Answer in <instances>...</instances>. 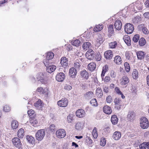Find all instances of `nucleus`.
I'll return each mask as SVG.
<instances>
[{"label": "nucleus", "mask_w": 149, "mask_h": 149, "mask_svg": "<svg viewBox=\"0 0 149 149\" xmlns=\"http://www.w3.org/2000/svg\"><path fill=\"white\" fill-rule=\"evenodd\" d=\"M121 101V100L120 98H116L114 100V102L115 103V105H118L120 104Z\"/></svg>", "instance_id": "42"}, {"label": "nucleus", "mask_w": 149, "mask_h": 149, "mask_svg": "<svg viewBox=\"0 0 149 149\" xmlns=\"http://www.w3.org/2000/svg\"><path fill=\"white\" fill-rule=\"evenodd\" d=\"M45 134V131L44 129L38 130L36 134V139L39 141H41L44 137Z\"/></svg>", "instance_id": "1"}, {"label": "nucleus", "mask_w": 149, "mask_h": 149, "mask_svg": "<svg viewBox=\"0 0 149 149\" xmlns=\"http://www.w3.org/2000/svg\"><path fill=\"white\" fill-rule=\"evenodd\" d=\"M135 116V114L133 111H130L129 112L128 115V118L130 120L133 119Z\"/></svg>", "instance_id": "39"}, {"label": "nucleus", "mask_w": 149, "mask_h": 149, "mask_svg": "<svg viewBox=\"0 0 149 149\" xmlns=\"http://www.w3.org/2000/svg\"><path fill=\"white\" fill-rule=\"evenodd\" d=\"M136 55L138 59L142 60L144 59L145 54L143 51H139L136 52Z\"/></svg>", "instance_id": "20"}, {"label": "nucleus", "mask_w": 149, "mask_h": 149, "mask_svg": "<svg viewBox=\"0 0 149 149\" xmlns=\"http://www.w3.org/2000/svg\"><path fill=\"white\" fill-rule=\"evenodd\" d=\"M140 126L143 129H147L149 127V122L148 119L145 117H142L140 119Z\"/></svg>", "instance_id": "2"}, {"label": "nucleus", "mask_w": 149, "mask_h": 149, "mask_svg": "<svg viewBox=\"0 0 149 149\" xmlns=\"http://www.w3.org/2000/svg\"><path fill=\"white\" fill-rule=\"evenodd\" d=\"M54 56V53L52 52H48L47 54L46 58L50 60L52 59Z\"/></svg>", "instance_id": "38"}, {"label": "nucleus", "mask_w": 149, "mask_h": 149, "mask_svg": "<svg viewBox=\"0 0 149 149\" xmlns=\"http://www.w3.org/2000/svg\"><path fill=\"white\" fill-rule=\"evenodd\" d=\"M121 58L119 56H116L115 57L114 61L116 64H121Z\"/></svg>", "instance_id": "31"}, {"label": "nucleus", "mask_w": 149, "mask_h": 149, "mask_svg": "<svg viewBox=\"0 0 149 149\" xmlns=\"http://www.w3.org/2000/svg\"><path fill=\"white\" fill-rule=\"evenodd\" d=\"M113 27V25L111 24L109 25L108 27V32L114 33Z\"/></svg>", "instance_id": "45"}, {"label": "nucleus", "mask_w": 149, "mask_h": 149, "mask_svg": "<svg viewBox=\"0 0 149 149\" xmlns=\"http://www.w3.org/2000/svg\"><path fill=\"white\" fill-rule=\"evenodd\" d=\"M124 41L128 46H130L131 45V41L130 37H127L125 38L124 39Z\"/></svg>", "instance_id": "41"}, {"label": "nucleus", "mask_w": 149, "mask_h": 149, "mask_svg": "<svg viewBox=\"0 0 149 149\" xmlns=\"http://www.w3.org/2000/svg\"><path fill=\"white\" fill-rule=\"evenodd\" d=\"M11 126L13 129H16L18 126V123L17 121L16 120L12 121L11 123Z\"/></svg>", "instance_id": "30"}, {"label": "nucleus", "mask_w": 149, "mask_h": 149, "mask_svg": "<svg viewBox=\"0 0 149 149\" xmlns=\"http://www.w3.org/2000/svg\"><path fill=\"white\" fill-rule=\"evenodd\" d=\"M118 118L115 115H112L111 118V121L113 125L116 124L118 122Z\"/></svg>", "instance_id": "26"}, {"label": "nucleus", "mask_w": 149, "mask_h": 149, "mask_svg": "<svg viewBox=\"0 0 149 149\" xmlns=\"http://www.w3.org/2000/svg\"><path fill=\"white\" fill-rule=\"evenodd\" d=\"M92 135L94 139L97 138L98 136V133L97 128L96 127H94L93 130Z\"/></svg>", "instance_id": "36"}, {"label": "nucleus", "mask_w": 149, "mask_h": 149, "mask_svg": "<svg viewBox=\"0 0 149 149\" xmlns=\"http://www.w3.org/2000/svg\"><path fill=\"white\" fill-rule=\"evenodd\" d=\"M91 44L88 42H85L82 45V47L85 50H86L91 47Z\"/></svg>", "instance_id": "32"}, {"label": "nucleus", "mask_w": 149, "mask_h": 149, "mask_svg": "<svg viewBox=\"0 0 149 149\" xmlns=\"http://www.w3.org/2000/svg\"><path fill=\"white\" fill-rule=\"evenodd\" d=\"M85 114V111L84 110L82 109H80L78 110L76 112V116L79 118H82Z\"/></svg>", "instance_id": "11"}, {"label": "nucleus", "mask_w": 149, "mask_h": 149, "mask_svg": "<svg viewBox=\"0 0 149 149\" xmlns=\"http://www.w3.org/2000/svg\"><path fill=\"white\" fill-rule=\"evenodd\" d=\"M65 77V74L63 72H60L56 75V79L59 82H62L64 80Z\"/></svg>", "instance_id": "9"}, {"label": "nucleus", "mask_w": 149, "mask_h": 149, "mask_svg": "<svg viewBox=\"0 0 149 149\" xmlns=\"http://www.w3.org/2000/svg\"><path fill=\"white\" fill-rule=\"evenodd\" d=\"M67 120L69 123H71L73 120V118L71 115H69L67 116Z\"/></svg>", "instance_id": "54"}, {"label": "nucleus", "mask_w": 149, "mask_h": 149, "mask_svg": "<svg viewBox=\"0 0 149 149\" xmlns=\"http://www.w3.org/2000/svg\"><path fill=\"white\" fill-rule=\"evenodd\" d=\"M36 91L40 93L41 94H44L47 95L48 94L47 90L46 88L43 89L42 87H38L37 90Z\"/></svg>", "instance_id": "17"}, {"label": "nucleus", "mask_w": 149, "mask_h": 149, "mask_svg": "<svg viewBox=\"0 0 149 149\" xmlns=\"http://www.w3.org/2000/svg\"><path fill=\"white\" fill-rule=\"evenodd\" d=\"M90 104L93 106H97V100L95 99H92L90 101Z\"/></svg>", "instance_id": "43"}, {"label": "nucleus", "mask_w": 149, "mask_h": 149, "mask_svg": "<svg viewBox=\"0 0 149 149\" xmlns=\"http://www.w3.org/2000/svg\"><path fill=\"white\" fill-rule=\"evenodd\" d=\"M138 28L140 30H142L143 33L145 34H148L149 33V31L147 28L145 27L143 24H141L138 26Z\"/></svg>", "instance_id": "25"}, {"label": "nucleus", "mask_w": 149, "mask_h": 149, "mask_svg": "<svg viewBox=\"0 0 149 149\" xmlns=\"http://www.w3.org/2000/svg\"><path fill=\"white\" fill-rule=\"evenodd\" d=\"M115 89L116 93L118 94H122V92L120 91L118 87H116Z\"/></svg>", "instance_id": "62"}, {"label": "nucleus", "mask_w": 149, "mask_h": 149, "mask_svg": "<svg viewBox=\"0 0 149 149\" xmlns=\"http://www.w3.org/2000/svg\"><path fill=\"white\" fill-rule=\"evenodd\" d=\"M26 139L31 144H33L35 143V138L34 137L31 136H27L26 137Z\"/></svg>", "instance_id": "29"}, {"label": "nucleus", "mask_w": 149, "mask_h": 149, "mask_svg": "<svg viewBox=\"0 0 149 149\" xmlns=\"http://www.w3.org/2000/svg\"><path fill=\"white\" fill-rule=\"evenodd\" d=\"M134 30L133 25L131 24L128 23L124 26L125 31L127 33L130 34L132 33Z\"/></svg>", "instance_id": "4"}, {"label": "nucleus", "mask_w": 149, "mask_h": 149, "mask_svg": "<svg viewBox=\"0 0 149 149\" xmlns=\"http://www.w3.org/2000/svg\"><path fill=\"white\" fill-rule=\"evenodd\" d=\"M106 101L107 103H110L112 101V97L110 95L107 96L106 98Z\"/></svg>", "instance_id": "55"}, {"label": "nucleus", "mask_w": 149, "mask_h": 149, "mask_svg": "<svg viewBox=\"0 0 149 149\" xmlns=\"http://www.w3.org/2000/svg\"><path fill=\"white\" fill-rule=\"evenodd\" d=\"M80 64L78 62H76L74 63V66L75 68L77 69L79 68L80 67Z\"/></svg>", "instance_id": "60"}, {"label": "nucleus", "mask_w": 149, "mask_h": 149, "mask_svg": "<svg viewBox=\"0 0 149 149\" xmlns=\"http://www.w3.org/2000/svg\"><path fill=\"white\" fill-rule=\"evenodd\" d=\"M36 78L38 81H40L42 84H45L46 83L45 76L43 73L40 72L36 76Z\"/></svg>", "instance_id": "6"}, {"label": "nucleus", "mask_w": 149, "mask_h": 149, "mask_svg": "<svg viewBox=\"0 0 149 149\" xmlns=\"http://www.w3.org/2000/svg\"><path fill=\"white\" fill-rule=\"evenodd\" d=\"M80 75L85 80H87L88 78V73L86 70L82 71L80 72Z\"/></svg>", "instance_id": "19"}, {"label": "nucleus", "mask_w": 149, "mask_h": 149, "mask_svg": "<svg viewBox=\"0 0 149 149\" xmlns=\"http://www.w3.org/2000/svg\"><path fill=\"white\" fill-rule=\"evenodd\" d=\"M80 38L79 39H76L72 40V44L74 46L78 47L79 46L81 45V41Z\"/></svg>", "instance_id": "28"}, {"label": "nucleus", "mask_w": 149, "mask_h": 149, "mask_svg": "<svg viewBox=\"0 0 149 149\" xmlns=\"http://www.w3.org/2000/svg\"><path fill=\"white\" fill-rule=\"evenodd\" d=\"M108 70V66L107 65H105L102 68V71L106 72Z\"/></svg>", "instance_id": "58"}, {"label": "nucleus", "mask_w": 149, "mask_h": 149, "mask_svg": "<svg viewBox=\"0 0 149 149\" xmlns=\"http://www.w3.org/2000/svg\"><path fill=\"white\" fill-rule=\"evenodd\" d=\"M143 16L145 18L149 19V12L145 13L143 14Z\"/></svg>", "instance_id": "64"}, {"label": "nucleus", "mask_w": 149, "mask_h": 149, "mask_svg": "<svg viewBox=\"0 0 149 149\" xmlns=\"http://www.w3.org/2000/svg\"><path fill=\"white\" fill-rule=\"evenodd\" d=\"M141 20V18L139 17H136L133 19V21L135 24L138 23Z\"/></svg>", "instance_id": "49"}, {"label": "nucleus", "mask_w": 149, "mask_h": 149, "mask_svg": "<svg viewBox=\"0 0 149 149\" xmlns=\"http://www.w3.org/2000/svg\"><path fill=\"white\" fill-rule=\"evenodd\" d=\"M50 60L46 58V59L44 60L43 61V63L46 67L48 66L50 64Z\"/></svg>", "instance_id": "47"}, {"label": "nucleus", "mask_w": 149, "mask_h": 149, "mask_svg": "<svg viewBox=\"0 0 149 149\" xmlns=\"http://www.w3.org/2000/svg\"><path fill=\"white\" fill-rule=\"evenodd\" d=\"M104 55L105 57L107 59H111L113 56V54L112 51L109 50L105 52Z\"/></svg>", "instance_id": "15"}, {"label": "nucleus", "mask_w": 149, "mask_h": 149, "mask_svg": "<svg viewBox=\"0 0 149 149\" xmlns=\"http://www.w3.org/2000/svg\"><path fill=\"white\" fill-rule=\"evenodd\" d=\"M139 39V36L138 34H136L134 36L133 40L135 42H137Z\"/></svg>", "instance_id": "51"}, {"label": "nucleus", "mask_w": 149, "mask_h": 149, "mask_svg": "<svg viewBox=\"0 0 149 149\" xmlns=\"http://www.w3.org/2000/svg\"><path fill=\"white\" fill-rule=\"evenodd\" d=\"M13 145L19 149H22V143L20 139L17 137H14L12 140Z\"/></svg>", "instance_id": "3"}, {"label": "nucleus", "mask_w": 149, "mask_h": 149, "mask_svg": "<svg viewBox=\"0 0 149 149\" xmlns=\"http://www.w3.org/2000/svg\"><path fill=\"white\" fill-rule=\"evenodd\" d=\"M30 124L33 126H34V125L37 124L38 123L37 121L36 120L31 119L30 120Z\"/></svg>", "instance_id": "50"}, {"label": "nucleus", "mask_w": 149, "mask_h": 149, "mask_svg": "<svg viewBox=\"0 0 149 149\" xmlns=\"http://www.w3.org/2000/svg\"><path fill=\"white\" fill-rule=\"evenodd\" d=\"M27 113L29 116H32L34 115L35 112L33 110L30 109L27 111Z\"/></svg>", "instance_id": "53"}, {"label": "nucleus", "mask_w": 149, "mask_h": 149, "mask_svg": "<svg viewBox=\"0 0 149 149\" xmlns=\"http://www.w3.org/2000/svg\"><path fill=\"white\" fill-rule=\"evenodd\" d=\"M106 143V140L105 138H102L100 142V145L102 146H104Z\"/></svg>", "instance_id": "52"}, {"label": "nucleus", "mask_w": 149, "mask_h": 149, "mask_svg": "<svg viewBox=\"0 0 149 149\" xmlns=\"http://www.w3.org/2000/svg\"><path fill=\"white\" fill-rule=\"evenodd\" d=\"M49 127L50 130L52 132H54L56 128L54 125L53 124H51Z\"/></svg>", "instance_id": "57"}, {"label": "nucleus", "mask_w": 149, "mask_h": 149, "mask_svg": "<svg viewBox=\"0 0 149 149\" xmlns=\"http://www.w3.org/2000/svg\"><path fill=\"white\" fill-rule=\"evenodd\" d=\"M110 78L109 77L106 76L104 79V81L106 82H108L110 80Z\"/></svg>", "instance_id": "63"}, {"label": "nucleus", "mask_w": 149, "mask_h": 149, "mask_svg": "<svg viewBox=\"0 0 149 149\" xmlns=\"http://www.w3.org/2000/svg\"><path fill=\"white\" fill-rule=\"evenodd\" d=\"M132 76L134 79H137L138 77V71L135 69H134L132 73Z\"/></svg>", "instance_id": "37"}, {"label": "nucleus", "mask_w": 149, "mask_h": 149, "mask_svg": "<svg viewBox=\"0 0 149 149\" xmlns=\"http://www.w3.org/2000/svg\"><path fill=\"white\" fill-rule=\"evenodd\" d=\"M103 91L104 93H108L109 90V88L108 86H104L103 87Z\"/></svg>", "instance_id": "59"}, {"label": "nucleus", "mask_w": 149, "mask_h": 149, "mask_svg": "<svg viewBox=\"0 0 149 149\" xmlns=\"http://www.w3.org/2000/svg\"><path fill=\"white\" fill-rule=\"evenodd\" d=\"M88 68L89 70L91 71H94L96 67V65L94 62H91L89 63L88 66Z\"/></svg>", "instance_id": "23"}, {"label": "nucleus", "mask_w": 149, "mask_h": 149, "mask_svg": "<svg viewBox=\"0 0 149 149\" xmlns=\"http://www.w3.org/2000/svg\"><path fill=\"white\" fill-rule=\"evenodd\" d=\"M121 80V83L123 85H125L127 84L129 81V79L126 76H123Z\"/></svg>", "instance_id": "21"}, {"label": "nucleus", "mask_w": 149, "mask_h": 149, "mask_svg": "<svg viewBox=\"0 0 149 149\" xmlns=\"http://www.w3.org/2000/svg\"><path fill=\"white\" fill-rule=\"evenodd\" d=\"M104 112L107 114H110L112 112V109L111 107L108 106H104L103 108Z\"/></svg>", "instance_id": "18"}, {"label": "nucleus", "mask_w": 149, "mask_h": 149, "mask_svg": "<svg viewBox=\"0 0 149 149\" xmlns=\"http://www.w3.org/2000/svg\"><path fill=\"white\" fill-rule=\"evenodd\" d=\"M101 56L99 54H97L95 56V58L97 61H100L101 59Z\"/></svg>", "instance_id": "61"}, {"label": "nucleus", "mask_w": 149, "mask_h": 149, "mask_svg": "<svg viewBox=\"0 0 149 149\" xmlns=\"http://www.w3.org/2000/svg\"><path fill=\"white\" fill-rule=\"evenodd\" d=\"M64 88L66 90L69 91L72 88V86L70 85L66 84L64 86Z\"/></svg>", "instance_id": "56"}, {"label": "nucleus", "mask_w": 149, "mask_h": 149, "mask_svg": "<svg viewBox=\"0 0 149 149\" xmlns=\"http://www.w3.org/2000/svg\"><path fill=\"white\" fill-rule=\"evenodd\" d=\"M57 104L60 107H65L68 104V100L65 98H63L58 102Z\"/></svg>", "instance_id": "7"}, {"label": "nucleus", "mask_w": 149, "mask_h": 149, "mask_svg": "<svg viewBox=\"0 0 149 149\" xmlns=\"http://www.w3.org/2000/svg\"><path fill=\"white\" fill-rule=\"evenodd\" d=\"M24 130L22 128L19 129L17 135L19 138H22L24 136Z\"/></svg>", "instance_id": "27"}, {"label": "nucleus", "mask_w": 149, "mask_h": 149, "mask_svg": "<svg viewBox=\"0 0 149 149\" xmlns=\"http://www.w3.org/2000/svg\"><path fill=\"white\" fill-rule=\"evenodd\" d=\"M3 110L5 112H8L10 110V108L8 105H6L3 108Z\"/></svg>", "instance_id": "48"}, {"label": "nucleus", "mask_w": 149, "mask_h": 149, "mask_svg": "<svg viewBox=\"0 0 149 149\" xmlns=\"http://www.w3.org/2000/svg\"><path fill=\"white\" fill-rule=\"evenodd\" d=\"M93 93L92 91L87 92L85 95L86 98L88 99H91L93 97Z\"/></svg>", "instance_id": "33"}, {"label": "nucleus", "mask_w": 149, "mask_h": 149, "mask_svg": "<svg viewBox=\"0 0 149 149\" xmlns=\"http://www.w3.org/2000/svg\"><path fill=\"white\" fill-rule=\"evenodd\" d=\"M117 43L116 41L111 42L109 44V46L111 48H114L117 46Z\"/></svg>", "instance_id": "46"}, {"label": "nucleus", "mask_w": 149, "mask_h": 149, "mask_svg": "<svg viewBox=\"0 0 149 149\" xmlns=\"http://www.w3.org/2000/svg\"><path fill=\"white\" fill-rule=\"evenodd\" d=\"M146 41L145 39L143 38H141L139 41V45L141 46H144L146 44Z\"/></svg>", "instance_id": "40"}, {"label": "nucleus", "mask_w": 149, "mask_h": 149, "mask_svg": "<svg viewBox=\"0 0 149 149\" xmlns=\"http://www.w3.org/2000/svg\"><path fill=\"white\" fill-rule=\"evenodd\" d=\"M94 53V52L92 49L88 51L86 54V57L88 59L92 60L94 58L95 56Z\"/></svg>", "instance_id": "8"}, {"label": "nucleus", "mask_w": 149, "mask_h": 149, "mask_svg": "<svg viewBox=\"0 0 149 149\" xmlns=\"http://www.w3.org/2000/svg\"><path fill=\"white\" fill-rule=\"evenodd\" d=\"M34 105L36 108L38 110H41V108L43 107L42 102L40 99H38V100L35 103Z\"/></svg>", "instance_id": "16"}, {"label": "nucleus", "mask_w": 149, "mask_h": 149, "mask_svg": "<svg viewBox=\"0 0 149 149\" xmlns=\"http://www.w3.org/2000/svg\"><path fill=\"white\" fill-rule=\"evenodd\" d=\"M114 26L116 30H120L122 27V23L120 20H116L114 23Z\"/></svg>", "instance_id": "14"}, {"label": "nucleus", "mask_w": 149, "mask_h": 149, "mask_svg": "<svg viewBox=\"0 0 149 149\" xmlns=\"http://www.w3.org/2000/svg\"><path fill=\"white\" fill-rule=\"evenodd\" d=\"M56 69V66L53 65H49L46 67L47 72L50 73L54 71Z\"/></svg>", "instance_id": "22"}, {"label": "nucleus", "mask_w": 149, "mask_h": 149, "mask_svg": "<svg viewBox=\"0 0 149 149\" xmlns=\"http://www.w3.org/2000/svg\"><path fill=\"white\" fill-rule=\"evenodd\" d=\"M112 138L115 140H119L121 137V133L118 131H116L113 133Z\"/></svg>", "instance_id": "13"}, {"label": "nucleus", "mask_w": 149, "mask_h": 149, "mask_svg": "<svg viewBox=\"0 0 149 149\" xmlns=\"http://www.w3.org/2000/svg\"><path fill=\"white\" fill-rule=\"evenodd\" d=\"M103 28V26L102 24L96 25L94 29V31L95 32H98L101 31Z\"/></svg>", "instance_id": "34"}, {"label": "nucleus", "mask_w": 149, "mask_h": 149, "mask_svg": "<svg viewBox=\"0 0 149 149\" xmlns=\"http://www.w3.org/2000/svg\"><path fill=\"white\" fill-rule=\"evenodd\" d=\"M56 134L58 138L61 139L63 138L65 136L66 132L64 130L61 129L56 131Z\"/></svg>", "instance_id": "5"}, {"label": "nucleus", "mask_w": 149, "mask_h": 149, "mask_svg": "<svg viewBox=\"0 0 149 149\" xmlns=\"http://www.w3.org/2000/svg\"><path fill=\"white\" fill-rule=\"evenodd\" d=\"M77 70L74 67L71 68L69 70V75L72 78H75L77 74Z\"/></svg>", "instance_id": "10"}, {"label": "nucleus", "mask_w": 149, "mask_h": 149, "mask_svg": "<svg viewBox=\"0 0 149 149\" xmlns=\"http://www.w3.org/2000/svg\"><path fill=\"white\" fill-rule=\"evenodd\" d=\"M75 129L78 130H81L83 128V125L82 123L80 122L77 123L75 125Z\"/></svg>", "instance_id": "35"}, {"label": "nucleus", "mask_w": 149, "mask_h": 149, "mask_svg": "<svg viewBox=\"0 0 149 149\" xmlns=\"http://www.w3.org/2000/svg\"><path fill=\"white\" fill-rule=\"evenodd\" d=\"M62 66L64 68H66L68 64L67 59L65 57H63L61 59L60 62Z\"/></svg>", "instance_id": "12"}, {"label": "nucleus", "mask_w": 149, "mask_h": 149, "mask_svg": "<svg viewBox=\"0 0 149 149\" xmlns=\"http://www.w3.org/2000/svg\"><path fill=\"white\" fill-rule=\"evenodd\" d=\"M124 66L127 72H129L130 70V67L129 64L127 62H125L124 64Z\"/></svg>", "instance_id": "44"}, {"label": "nucleus", "mask_w": 149, "mask_h": 149, "mask_svg": "<svg viewBox=\"0 0 149 149\" xmlns=\"http://www.w3.org/2000/svg\"><path fill=\"white\" fill-rule=\"evenodd\" d=\"M96 94L98 98H101L103 95V92L102 89L98 87L96 89Z\"/></svg>", "instance_id": "24"}]
</instances>
